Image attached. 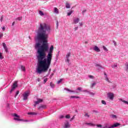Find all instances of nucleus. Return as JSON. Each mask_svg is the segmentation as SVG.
I'll return each instance as SVG.
<instances>
[{"mask_svg": "<svg viewBox=\"0 0 128 128\" xmlns=\"http://www.w3.org/2000/svg\"><path fill=\"white\" fill-rule=\"evenodd\" d=\"M50 32V28L46 26V23L40 24V26L37 30L36 40H42V44L37 43L35 48H38L37 58L38 60V67L36 69V72L40 74L42 72H46L50 66L52 60V52L54 46H52L46 58V52L48 50V34Z\"/></svg>", "mask_w": 128, "mask_h": 128, "instance_id": "1", "label": "nucleus"}, {"mask_svg": "<svg viewBox=\"0 0 128 128\" xmlns=\"http://www.w3.org/2000/svg\"><path fill=\"white\" fill-rule=\"evenodd\" d=\"M30 94V90H27L23 94H22V96H23V100H28V96Z\"/></svg>", "mask_w": 128, "mask_h": 128, "instance_id": "2", "label": "nucleus"}, {"mask_svg": "<svg viewBox=\"0 0 128 128\" xmlns=\"http://www.w3.org/2000/svg\"><path fill=\"white\" fill-rule=\"evenodd\" d=\"M16 88H18V82L17 81H15L14 82L12 86V88L10 91V94H12V92H14V90H16Z\"/></svg>", "mask_w": 128, "mask_h": 128, "instance_id": "3", "label": "nucleus"}, {"mask_svg": "<svg viewBox=\"0 0 128 128\" xmlns=\"http://www.w3.org/2000/svg\"><path fill=\"white\" fill-rule=\"evenodd\" d=\"M14 116H16V118H14V120H18L20 122H28V120H24V119H20V116L16 114H14Z\"/></svg>", "mask_w": 128, "mask_h": 128, "instance_id": "4", "label": "nucleus"}, {"mask_svg": "<svg viewBox=\"0 0 128 128\" xmlns=\"http://www.w3.org/2000/svg\"><path fill=\"white\" fill-rule=\"evenodd\" d=\"M108 98H109L110 100H114V94H112V93H108Z\"/></svg>", "mask_w": 128, "mask_h": 128, "instance_id": "5", "label": "nucleus"}, {"mask_svg": "<svg viewBox=\"0 0 128 128\" xmlns=\"http://www.w3.org/2000/svg\"><path fill=\"white\" fill-rule=\"evenodd\" d=\"M2 44L5 50V52H8V46H6V44L4 42H2Z\"/></svg>", "mask_w": 128, "mask_h": 128, "instance_id": "6", "label": "nucleus"}, {"mask_svg": "<svg viewBox=\"0 0 128 128\" xmlns=\"http://www.w3.org/2000/svg\"><path fill=\"white\" fill-rule=\"evenodd\" d=\"M103 128H112V126H110V124L106 123L104 124V126H103Z\"/></svg>", "mask_w": 128, "mask_h": 128, "instance_id": "7", "label": "nucleus"}, {"mask_svg": "<svg viewBox=\"0 0 128 128\" xmlns=\"http://www.w3.org/2000/svg\"><path fill=\"white\" fill-rule=\"evenodd\" d=\"M118 126H120V123H116V124H114L113 125H112L111 126V128H116V127Z\"/></svg>", "mask_w": 128, "mask_h": 128, "instance_id": "8", "label": "nucleus"}, {"mask_svg": "<svg viewBox=\"0 0 128 128\" xmlns=\"http://www.w3.org/2000/svg\"><path fill=\"white\" fill-rule=\"evenodd\" d=\"M94 50L95 52H100V48L98 47V46H95Z\"/></svg>", "mask_w": 128, "mask_h": 128, "instance_id": "9", "label": "nucleus"}, {"mask_svg": "<svg viewBox=\"0 0 128 128\" xmlns=\"http://www.w3.org/2000/svg\"><path fill=\"white\" fill-rule=\"evenodd\" d=\"M40 102H42V99H38L37 101L35 102L36 104H40Z\"/></svg>", "mask_w": 128, "mask_h": 128, "instance_id": "10", "label": "nucleus"}, {"mask_svg": "<svg viewBox=\"0 0 128 128\" xmlns=\"http://www.w3.org/2000/svg\"><path fill=\"white\" fill-rule=\"evenodd\" d=\"M85 124H86V126H96V124L92 123H88V122L85 123Z\"/></svg>", "mask_w": 128, "mask_h": 128, "instance_id": "11", "label": "nucleus"}, {"mask_svg": "<svg viewBox=\"0 0 128 128\" xmlns=\"http://www.w3.org/2000/svg\"><path fill=\"white\" fill-rule=\"evenodd\" d=\"M66 8H70V5L68 2H66Z\"/></svg>", "mask_w": 128, "mask_h": 128, "instance_id": "12", "label": "nucleus"}, {"mask_svg": "<svg viewBox=\"0 0 128 128\" xmlns=\"http://www.w3.org/2000/svg\"><path fill=\"white\" fill-rule=\"evenodd\" d=\"M64 126L66 128H70V123H68V122H66L64 123Z\"/></svg>", "mask_w": 128, "mask_h": 128, "instance_id": "13", "label": "nucleus"}, {"mask_svg": "<svg viewBox=\"0 0 128 128\" xmlns=\"http://www.w3.org/2000/svg\"><path fill=\"white\" fill-rule=\"evenodd\" d=\"M78 22H80V19H78V18L74 20V24H78Z\"/></svg>", "mask_w": 128, "mask_h": 128, "instance_id": "14", "label": "nucleus"}, {"mask_svg": "<svg viewBox=\"0 0 128 128\" xmlns=\"http://www.w3.org/2000/svg\"><path fill=\"white\" fill-rule=\"evenodd\" d=\"M110 117L112 118H114L115 120H116V118H118V116H116V115L114 114L110 115Z\"/></svg>", "mask_w": 128, "mask_h": 128, "instance_id": "15", "label": "nucleus"}, {"mask_svg": "<svg viewBox=\"0 0 128 128\" xmlns=\"http://www.w3.org/2000/svg\"><path fill=\"white\" fill-rule=\"evenodd\" d=\"M64 90H67V92H74V90H70L68 88H64Z\"/></svg>", "mask_w": 128, "mask_h": 128, "instance_id": "16", "label": "nucleus"}, {"mask_svg": "<svg viewBox=\"0 0 128 128\" xmlns=\"http://www.w3.org/2000/svg\"><path fill=\"white\" fill-rule=\"evenodd\" d=\"M54 12L56 14H58V9L56 8H54Z\"/></svg>", "mask_w": 128, "mask_h": 128, "instance_id": "17", "label": "nucleus"}, {"mask_svg": "<svg viewBox=\"0 0 128 128\" xmlns=\"http://www.w3.org/2000/svg\"><path fill=\"white\" fill-rule=\"evenodd\" d=\"M120 100H121V102H124V104H128V102L123 100L122 99H120Z\"/></svg>", "mask_w": 128, "mask_h": 128, "instance_id": "18", "label": "nucleus"}, {"mask_svg": "<svg viewBox=\"0 0 128 128\" xmlns=\"http://www.w3.org/2000/svg\"><path fill=\"white\" fill-rule=\"evenodd\" d=\"M50 86H51V88H54V86H56V85L52 83V82H51L50 83Z\"/></svg>", "mask_w": 128, "mask_h": 128, "instance_id": "19", "label": "nucleus"}, {"mask_svg": "<svg viewBox=\"0 0 128 128\" xmlns=\"http://www.w3.org/2000/svg\"><path fill=\"white\" fill-rule=\"evenodd\" d=\"M71 98H80V96H71Z\"/></svg>", "mask_w": 128, "mask_h": 128, "instance_id": "20", "label": "nucleus"}, {"mask_svg": "<svg viewBox=\"0 0 128 128\" xmlns=\"http://www.w3.org/2000/svg\"><path fill=\"white\" fill-rule=\"evenodd\" d=\"M70 56V52H68L66 56V58H69Z\"/></svg>", "mask_w": 128, "mask_h": 128, "instance_id": "21", "label": "nucleus"}, {"mask_svg": "<svg viewBox=\"0 0 128 128\" xmlns=\"http://www.w3.org/2000/svg\"><path fill=\"white\" fill-rule=\"evenodd\" d=\"M28 114L34 116V114H36L34 112H30L28 113Z\"/></svg>", "mask_w": 128, "mask_h": 128, "instance_id": "22", "label": "nucleus"}, {"mask_svg": "<svg viewBox=\"0 0 128 128\" xmlns=\"http://www.w3.org/2000/svg\"><path fill=\"white\" fill-rule=\"evenodd\" d=\"M21 69L22 70H23V72L26 71V68L22 66H21Z\"/></svg>", "mask_w": 128, "mask_h": 128, "instance_id": "23", "label": "nucleus"}, {"mask_svg": "<svg viewBox=\"0 0 128 128\" xmlns=\"http://www.w3.org/2000/svg\"><path fill=\"white\" fill-rule=\"evenodd\" d=\"M39 14H40V16H44V12H42V10H40L39 11Z\"/></svg>", "mask_w": 128, "mask_h": 128, "instance_id": "24", "label": "nucleus"}, {"mask_svg": "<svg viewBox=\"0 0 128 128\" xmlns=\"http://www.w3.org/2000/svg\"><path fill=\"white\" fill-rule=\"evenodd\" d=\"M102 48L104 50H106V52H108V50L106 47L104 46H103Z\"/></svg>", "mask_w": 128, "mask_h": 128, "instance_id": "25", "label": "nucleus"}, {"mask_svg": "<svg viewBox=\"0 0 128 128\" xmlns=\"http://www.w3.org/2000/svg\"><path fill=\"white\" fill-rule=\"evenodd\" d=\"M88 94H90L91 96H94L96 94V93L93 92H90Z\"/></svg>", "mask_w": 128, "mask_h": 128, "instance_id": "26", "label": "nucleus"}, {"mask_svg": "<svg viewBox=\"0 0 128 128\" xmlns=\"http://www.w3.org/2000/svg\"><path fill=\"white\" fill-rule=\"evenodd\" d=\"M72 14V10H70L69 12L68 13V16H70Z\"/></svg>", "mask_w": 128, "mask_h": 128, "instance_id": "27", "label": "nucleus"}, {"mask_svg": "<svg viewBox=\"0 0 128 128\" xmlns=\"http://www.w3.org/2000/svg\"><path fill=\"white\" fill-rule=\"evenodd\" d=\"M112 68H118V64H114V66H112Z\"/></svg>", "mask_w": 128, "mask_h": 128, "instance_id": "28", "label": "nucleus"}, {"mask_svg": "<svg viewBox=\"0 0 128 128\" xmlns=\"http://www.w3.org/2000/svg\"><path fill=\"white\" fill-rule=\"evenodd\" d=\"M65 118H70V114H67Z\"/></svg>", "mask_w": 128, "mask_h": 128, "instance_id": "29", "label": "nucleus"}, {"mask_svg": "<svg viewBox=\"0 0 128 128\" xmlns=\"http://www.w3.org/2000/svg\"><path fill=\"white\" fill-rule=\"evenodd\" d=\"M102 104H106V101L102 100Z\"/></svg>", "mask_w": 128, "mask_h": 128, "instance_id": "30", "label": "nucleus"}, {"mask_svg": "<svg viewBox=\"0 0 128 128\" xmlns=\"http://www.w3.org/2000/svg\"><path fill=\"white\" fill-rule=\"evenodd\" d=\"M0 20L1 22H2V20H4V16L2 15V16H1Z\"/></svg>", "mask_w": 128, "mask_h": 128, "instance_id": "31", "label": "nucleus"}, {"mask_svg": "<svg viewBox=\"0 0 128 128\" xmlns=\"http://www.w3.org/2000/svg\"><path fill=\"white\" fill-rule=\"evenodd\" d=\"M16 20H22V17H18Z\"/></svg>", "mask_w": 128, "mask_h": 128, "instance_id": "32", "label": "nucleus"}, {"mask_svg": "<svg viewBox=\"0 0 128 128\" xmlns=\"http://www.w3.org/2000/svg\"><path fill=\"white\" fill-rule=\"evenodd\" d=\"M62 82V79H60L58 81L57 84H60Z\"/></svg>", "mask_w": 128, "mask_h": 128, "instance_id": "33", "label": "nucleus"}, {"mask_svg": "<svg viewBox=\"0 0 128 128\" xmlns=\"http://www.w3.org/2000/svg\"><path fill=\"white\" fill-rule=\"evenodd\" d=\"M18 94H20V91L18 90L16 92V94L15 95V98H16V96Z\"/></svg>", "mask_w": 128, "mask_h": 128, "instance_id": "34", "label": "nucleus"}, {"mask_svg": "<svg viewBox=\"0 0 128 128\" xmlns=\"http://www.w3.org/2000/svg\"><path fill=\"white\" fill-rule=\"evenodd\" d=\"M78 90H80V92H82V88L80 87H78V88H77Z\"/></svg>", "mask_w": 128, "mask_h": 128, "instance_id": "35", "label": "nucleus"}, {"mask_svg": "<svg viewBox=\"0 0 128 128\" xmlns=\"http://www.w3.org/2000/svg\"><path fill=\"white\" fill-rule=\"evenodd\" d=\"M76 116H74L72 118L70 119V122H72V120H74Z\"/></svg>", "mask_w": 128, "mask_h": 128, "instance_id": "36", "label": "nucleus"}, {"mask_svg": "<svg viewBox=\"0 0 128 128\" xmlns=\"http://www.w3.org/2000/svg\"><path fill=\"white\" fill-rule=\"evenodd\" d=\"M106 82H110V81L109 80L108 78V76L106 77Z\"/></svg>", "mask_w": 128, "mask_h": 128, "instance_id": "37", "label": "nucleus"}, {"mask_svg": "<svg viewBox=\"0 0 128 128\" xmlns=\"http://www.w3.org/2000/svg\"><path fill=\"white\" fill-rule=\"evenodd\" d=\"M0 60H2V58H4V57H2V55L0 52Z\"/></svg>", "mask_w": 128, "mask_h": 128, "instance_id": "38", "label": "nucleus"}, {"mask_svg": "<svg viewBox=\"0 0 128 128\" xmlns=\"http://www.w3.org/2000/svg\"><path fill=\"white\" fill-rule=\"evenodd\" d=\"M96 84V82L92 84V88H94Z\"/></svg>", "mask_w": 128, "mask_h": 128, "instance_id": "39", "label": "nucleus"}, {"mask_svg": "<svg viewBox=\"0 0 128 128\" xmlns=\"http://www.w3.org/2000/svg\"><path fill=\"white\" fill-rule=\"evenodd\" d=\"M82 92H90V91L88 90H83Z\"/></svg>", "mask_w": 128, "mask_h": 128, "instance_id": "40", "label": "nucleus"}, {"mask_svg": "<svg viewBox=\"0 0 128 128\" xmlns=\"http://www.w3.org/2000/svg\"><path fill=\"white\" fill-rule=\"evenodd\" d=\"M84 116H87L88 118H90V115H88V113H86L84 114Z\"/></svg>", "mask_w": 128, "mask_h": 128, "instance_id": "41", "label": "nucleus"}, {"mask_svg": "<svg viewBox=\"0 0 128 128\" xmlns=\"http://www.w3.org/2000/svg\"><path fill=\"white\" fill-rule=\"evenodd\" d=\"M96 126H98V128H102V124H97Z\"/></svg>", "mask_w": 128, "mask_h": 128, "instance_id": "42", "label": "nucleus"}, {"mask_svg": "<svg viewBox=\"0 0 128 128\" xmlns=\"http://www.w3.org/2000/svg\"><path fill=\"white\" fill-rule=\"evenodd\" d=\"M66 62H67L69 63L70 62V58H66Z\"/></svg>", "mask_w": 128, "mask_h": 128, "instance_id": "43", "label": "nucleus"}, {"mask_svg": "<svg viewBox=\"0 0 128 128\" xmlns=\"http://www.w3.org/2000/svg\"><path fill=\"white\" fill-rule=\"evenodd\" d=\"M48 82V78H46L44 80V84H46Z\"/></svg>", "mask_w": 128, "mask_h": 128, "instance_id": "44", "label": "nucleus"}, {"mask_svg": "<svg viewBox=\"0 0 128 128\" xmlns=\"http://www.w3.org/2000/svg\"><path fill=\"white\" fill-rule=\"evenodd\" d=\"M2 36H4V34H0V38H2Z\"/></svg>", "mask_w": 128, "mask_h": 128, "instance_id": "45", "label": "nucleus"}, {"mask_svg": "<svg viewBox=\"0 0 128 128\" xmlns=\"http://www.w3.org/2000/svg\"><path fill=\"white\" fill-rule=\"evenodd\" d=\"M64 118V115H61L60 117V118Z\"/></svg>", "mask_w": 128, "mask_h": 128, "instance_id": "46", "label": "nucleus"}, {"mask_svg": "<svg viewBox=\"0 0 128 128\" xmlns=\"http://www.w3.org/2000/svg\"><path fill=\"white\" fill-rule=\"evenodd\" d=\"M78 28V27H75L74 28V31L76 32Z\"/></svg>", "mask_w": 128, "mask_h": 128, "instance_id": "47", "label": "nucleus"}, {"mask_svg": "<svg viewBox=\"0 0 128 128\" xmlns=\"http://www.w3.org/2000/svg\"><path fill=\"white\" fill-rule=\"evenodd\" d=\"M126 68L127 70H128V63H126Z\"/></svg>", "mask_w": 128, "mask_h": 128, "instance_id": "48", "label": "nucleus"}, {"mask_svg": "<svg viewBox=\"0 0 128 128\" xmlns=\"http://www.w3.org/2000/svg\"><path fill=\"white\" fill-rule=\"evenodd\" d=\"M89 78H94V76L92 75L89 76Z\"/></svg>", "mask_w": 128, "mask_h": 128, "instance_id": "49", "label": "nucleus"}, {"mask_svg": "<svg viewBox=\"0 0 128 128\" xmlns=\"http://www.w3.org/2000/svg\"><path fill=\"white\" fill-rule=\"evenodd\" d=\"M2 30L4 31L6 30V28L4 26L2 27Z\"/></svg>", "mask_w": 128, "mask_h": 128, "instance_id": "50", "label": "nucleus"}, {"mask_svg": "<svg viewBox=\"0 0 128 128\" xmlns=\"http://www.w3.org/2000/svg\"><path fill=\"white\" fill-rule=\"evenodd\" d=\"M44 108V106H39L38 108Z\"/></svg>", "mask_w": 128, "mask_h": 128, "instance_id": "51", "label": "nucleus"}, {"mask_svg": "<svg viewBox=\"0 0 128 128\" xmlns=\"http://www.w3.org/2000/svg\"><path fill=\"white\" fill-rule=\"evenodd\" d=\"M56 26L58 28V21H56Z\"/></svg>", "mask_w": 128, "mask_h": 128, "instance_id": "52", "label": "nucleus"}, {"mask_svg": "<svg viewBox=\"0 0 128 128\" xmlns=\"http://www.w3.org/2000/svg\"><path fill=\"white\" fill-rule=\"evenodd\" d=\"M84 43L86 44H88V42L87 41H85Z\"/></svg>", "mask_w": 128, "mask_h": 128, "instance_id": "53", "label": "nucleus"}, {"mask_svg": "<svg viewBox=\"0 0 128 128\" xmlns=\"http://www.w3.org/2000/svg\"><path fill=\"white\" fill-rule=\"evenodd\" d=\"M14 24H15V22H12V26H14Z\"/></svg>", "mask_w": 128, "mask_h": 128, "instance_id": "54", "label": "nucleus"}, {"mask_svg": "<svg viewBox=\"0 0 128 128\" xmlns=\"http://www.w3.org/2000/svg\"><path fill=\"white\" fill-rule=\"evenodd\" d=\"M79 24L80 25V26H82V23H79Z\"/></svg>", "mask_w": 128, "mask_h": 128, "instance_id": "55", "label": "nucleus"}, {"mask_svg": "<svg viewBox=\"0 0 128 128\" xmlns=\"http://www.w3.org/2000/svg\"><path fill=\"white\" fill-rule=\"evenodd\" d=\"M86 12V10H83L82 12Z\"/></svg>", "mask_w": 128, "mask_h": 128, "instance_id": "56", "label": "nucleus"}, {"mask_svg": "<svg viewBox=\"0 0 128 128\" xmlns=\"http://www.w3.org/2000/svg\"><path fill=\"white\" fill-rule=\"evenodd\" d=\"M36 104H36V103H35V104H34V106L36 108Z\"/></svg>", "mask_w": 128, "mask_h": 128, "instance_id": "57", "label": "nucleus"}, {"mask_svg": "<svg viewBox=\"0 0 128 128\" xmlns=\"http://www.w3.org/2000/svg\"><path fill=\"white\" fill-rule=\"evenodd\" d=\"M114 44H116V42H114Z\"/></svg>", "mask_w": 128, "mask_h": 128, "instance_id": "58", "label": "nucleus"}, {"mask_svg": "<svg viewBox=\"0 0 128 128\" xmlns=\"http://www.w3.org/2000/svg\"><path fill=\"white\" fill-rule=\"evenodd\" d=\"M95 112H98V111H94Z\"/></svg>", "mask_w": 128, "mask_h": 128, "instance_id": "59", "label": "nucleus"}, {"mask_svg": "<svg viewBox=\"0 0 128 128\" xmlns=\"http://www.w3.org/2000/svg\"><path fill=\"white\" fill-rule=\"evenodd\" d=\"M96 66H98V64H97V65H96Z\"/></svg>", "mask_w": 128, "mask_h": 128, "instance_id": "60", "label": "nucleus"}, {"mask_svg": "<svg viewBox=\"0 0 128 128\" xmlns=\"http://www.w3.org/2000/svg\"><path fill=\"white\" fill-rule=\"evenodd\" d=\"M52 76H54V74H52Z\"/></svg>", "mask_w": 128, "mask_h": 128, "instance_id": "61", "label": "nucleus"}, {"mask_svg": "<svg viewBox=\"0 0 128 128\" xmlns=\"http://www.w3.org/2000/svg\"><path fill=\"white\" fill-rule=\"evenodd\" d=\"M104 75L106 76V74H104Z\"/></svg>", "mask_w": 128, "mask_h": 128, "instance_id": "62", "label": "nucleus"}]
</instances>
